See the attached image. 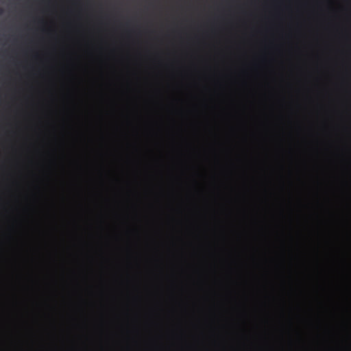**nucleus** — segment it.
I'll use <instances>...</instances> for the list:
<instances>
[{"instance_id":"nucleus-1","label":"nucleus","mask_w":351,"mask_h":351,"mask_svg":"<svg viewBox=\"0 0 351 351\" xmlns=\"http://www.w3.org/2000/svg\"><path fill=\"white\" fill-rule=\"evenodd\" d=\"M299 22H351V21L346 20V21H335V20H328V21H307V20H300Z\"/></svg>"},{"instance_id":"nucleus-2","label":"nucleus","mask_w":351,"mask_h":351,"mask_svg":"<svg viewBox=\"0 0 351 351\" xmlns=\"http://www.w3.org/2000/svg\"><path fill=\"white\" fill-rule=\"evenodd\" d=\"M41 25H56V23H40ZM60 25H88L89 23H60ZM94 25H109L110 23H93Z\"/></svg>"},{"instance_id":"nucleus-3","label":"nucleus","mask_w":351,"mask_h":351,"mask_svg":"<svg viewBox=\"0 0 351 351\" xmlns=\"http://www.w3.org/2000/svg\"><path fill=\"white\" fill-rule=\"evenodd\" d=\"M73 4H74L75 5H79V4H80V3H79L78 2H74V3H73Z\"/></svg>"},{"instance_id":"nucleus-4","label":"nucleus","mask_w":351,"mask_h":351,"mask_svg":"<svg viewBox=\"0 0 351 351\" xmlns=\"http://www.w3.org/2000/svg\"><path fill=\"white\" fill-rule=\"evenodd\" d=\"M86 5H87L88 6H90L91 3H90V2H89V1H88V2H87Z\"/></svg>"},{"instance_id":"nucleus-5","label":"nucleus","mask_w":351,"mask_h":351,"mask_svg":"<svg viewBox=\"0 0 351 351\" xmlns=\"http://www.w3.org/2000/svg\"><path fill=\"white\" fill-rule=\"evenodd\" d=\"M2 11H3V10H2V8L0 7V14H1V13H2Z\"/></svg>"}]
</instances>
